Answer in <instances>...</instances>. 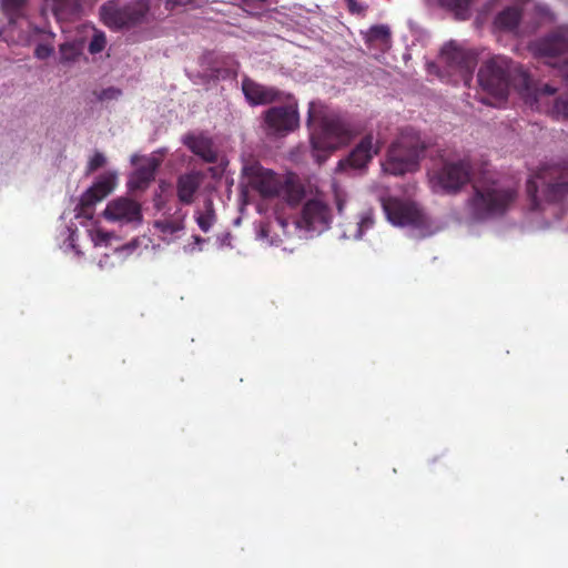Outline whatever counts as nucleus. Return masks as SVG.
Here are the masks:
<instances>
[{"mask_svg": "<svg viewBox=\"0 0 568 568\" xmlns=\"http://www.w3.org/2000/svg\"><path fill=\"white\" fill-rule=\"evenodd\" d=\"M478 83L484 91L505 100L513 87L519 94L532 97L529 73L518 63L504 55L487 60L479 68Z\"/></svg>", "mask_w": 568, "mask_h": 568, "instance_id": "nucleus-1", "label": "nucleus"}, {"mask_svg": "<svg viewBox=\"0 0 568 568\" xmlns=\"http://www.w3.org/2000/svg\"><path fill=\"white\" fill-rule=\"evenodd\" d=\"M518 191L498 180L484 179L473 184V193L466 202L471 220L484 222L504 216L515 204Z\"/></svg>", "mask_w": 568, "mask_h": 568, "instance_id": "nucleus-2", "label": "nucleus"}, {"mask_svg": "<svg viewBox=\"0 0 568 568\" xmlns=\"http://www.w3.org/2000/svg\"><path fill=\"white\" fill-rule=\"evenodd\" d=\"M426 149L427 144L419 132L405 128L387 151L382 163L384 172L397 176L417 171Z\"/></svg>", "mask_w": 568, "mask_h": 568, "instance_id": "nucleus-3", "label": "nucleus"}, {"mask_svg": "<svg viewBox=\"0 0 568 568\" xmlns=\"http://www.w3.org/2000/svg\"><path fill=\"white\" fill-rule=\"evenodd\" d=\"M356 133L354 125L338 114L322 116L318 128L311 133L314 158L321 164L333 151L348 144Z\"/></svg>", "mask_w": 568, "mask_h": 568, "instance_id": "nucleus-4", "label": "nucleus"}, {"mask_svg": "<svg viewBox=\"0 0 568 568\" xmlns=\"http://www.w3.org/2000/svg\"><path fill=\"white\" fill-rule=\"evenodd\" d=\"M534 210L540 209L542 201L560 202L568 194V168L548 165L541 168L526 185Z\"/></svg>", "mask_w": 568, "mask_h": 568, "instance_id": "nucleus-5", "label": "nucleus"}, {"mask_svg": "<svg viewBox=\"0 0 568 568\" xmlns=\"http://www.w3.org/2000/svg\"><path fill=\"white\" fill-rule=\"evenodd\" d=\"M149 12V0H132L122 7L110 2L101 7L104 23L115 29H129L145 23Z\"/></svg>", "mask_w": 568, "mask_h": 568, "instance_id": "nucleus-6", "label": "nucleus"}, {"mask_svg": "<svg viewBox=\"0 0 568 568\" xmlns=\"http://www.w3.org/2000/svg\"><path fill=\"white\" fill-rule=\"evenodd\" d=\"M473 175V165L468 158L445 160L434 173L433 183L445 194H457L467 185Z\"/></svg>", "mask_w": 568, "mask_h": 568, "instance_id": "nucleus-7", "label": "nucleus"}, {"mask_svg": "<svg viewBox=\"0 0 568 568\" xmlns=\"http://www.w3.org/2000/svg\"><path fill=\"white\" fill-rule=\"evenodd\" d=\"M331 207L320 200H308L302 207L298 216L294 220V226L304 236H312L314 233H322L329 229L332 223Z\"/></svg>", "mask_w": 568, "mask_h": 568, "instance_id": "nucleus-8", "label": "nucleus"}, {"mask_svg": "<svg viewBox=\"0 0 568 568\" xmlns=\"http://www.w3.org/2000/svg\"><path fill=\"white\" fill-rule=\"evenodd\" d=\"M243 174L248 185L256 191L264 200H271L280 195L283 185L275 173L264 169L260 163L254 162L243 168Z\"/></svg>", "mask_w": 568, "mask_h": 568, "instance_id": "nucleus-9", "label": "nucleus"}, {"mask_svg": "<svg viewBox=\"0 0 568 568\" xmlns=\"http://www.w3.org/2000/svg\"><path fill=\"white\" fill-rule=\"evenodd\" d=\"M383 207L389 222L399 226H419L424 224L423 212L413 202L389 197L383 202Z\"/></svg>", "mask_w": 568, "mask_h": 568, "instance_id": "nucleus-10", "label": "nucleus"}, {"mask_svg": "<svg viewBox=\"0 0 568 568\" xmlns=\"http://www.w3.org/2000/svg\"><path fill=\"white\" fill-rule=\"evenodd\" d=\"M115 181V174H106L89 187L80 199L79 215L91 219L94 213L95 204L113 191Z\"/></svg>", "mask_w": 568, "mask_h": 568, "instance_id": "nucleus-11", "label": "nucleus"}, {"mask_svg": "<svg viewBox=\"0 0 568 568\" xmlns=\"http://www.w3.org/2000/svg\"><path fill=\"white\" fill-rule=\"evenodd\" d=\"M442 58L449 67L460 72L466 84L469 83L477 64L475 53L450 42L442 49Z\"/></svg>", "mask_w": 568, "mask_h": 568, "instance_id": "nucleus-12", "label": "nucleus"}, {"mask_svg": "<svg viewBox=\"0 0 568 568\" xmlns=\"http://www.w3.org/2000/svg\"><path fill=\"white\" fill-rule=\"evenodd\" d=\"M535 55L554 59L568 51V27H559L531 44Z\"/></svg>", "mask_w": 568, "mask_h": 568, "instance_id": "nucleus-13", "label": "nucleus"}, {"mask_svg": "<svg viewBox=\"0 0 568 568\" xmlns=\"http://www.w3.org/2000/svg\"><path fill=\"white\" fill-rule=\"evenodd\" d=\"M103 216L112 222H140L142 220L141 205L129 197H118L108 203Z\"/></svg>", "mask_w": 568, "mask_h": 568, "instance_id": "nucleus-14", "label": "nucleus"}, {"mask_svg": "<svg viewBox=\"0 0 568 568\" xmlns=\"http://www.w3.org/2000/svg\"><path fill=\"white\" fill-rule=\"evenodd\" d=\"M379 146L374 145L371 134L364 136L359 143L352 150L348 156L338 162V170L346 168L363 169L378 153Z\"/></svg>", "mask_w": 568, "mask_h": 568, "instance_id": "nucleus-15", "label": "nucleus"}, {"mask_svg": "<svg viewBox=\"0 0 568 568\" xmlns=\"http://www.w3.org/2000/svg\"><path fill=\"white\" fill-rule=\"evenodd\" d=\"M242 91L251 105L270 104L280 97V91L262 85L247 77L242 80Z\"/></svg>", "mask_w": 568, "mask_h": 568, "instance_id": "nucleus-16", "label": "nucleus"}, {"mask_svg": "<svg viewBox=\"0 0 568 568\" xmlns=\"http://www.w3.org/2000/svg\"><path fill=\"white\" fill-rule=\"evenodd\" d=\"M204 180V174L199 171H191L181 174L176 181V196L184 205H191Z\"/></svg>", "mask_w": 568, "mask_h": 568, "instance_id": "nucleus-17", "label": "nucleus"}, {"mask_svg": "<svg viewBox=\"0 0 568 568\" xmlns=\"http://www.w3.org/2000/svg\"><path fill=\"white\" fill-rule=\"evenodd\" d=\"M161 164L158 158H148L145 163L138 168L131 175L128 186L132 191H144L155 179V173Z\"/></svg>", "mask_w": 568, "mask_h": 568, "instance_id": "nucleus-18", "label": "nucleus"}, {"mask_svg": "<svg viewBox=\"0 0 568 568\" xmlns=\"http://www.w3.org/2000/svg\"><path fill=\"white\" fill-rule=\"evenodd\" d=\"M261 129L270 140L284 136V106H272L264 111Z\"/></svg>", "mask_w": 568, "mask_h": 568, "instance_id": "nucleus-19", "label": "nucleus"}, {"mask_svg": "<svg viewBox=\"0 0 568 568\" xmlns=\"http://www.w3.org/2000/svg\"><path fill=\"white\" fill-rule=\"evenodd\" d=\"M183 143L192 153L200 156L206 163H215L217 161V153L209 138L186 134L183 138Z\"/></svg>", "mask_w": 568, "mask_h": 568, "instance_id": "nucleus-20", "label": "nucleus"}, {"mask_svg": "<svg viewBox=\"0 0 568 568\" xmlns=\"http://www.w3.org/2000/svg\"><path fill=\"white\" fill-rule=\"evenodd\" d=\"M194 219L202 232L207 233L211 231L217 220L212 199L206 197L203 201L202 207L195 211Z\"/></svg>", "mask_w": 568, "mask_h": 568, "instance_id": "nucleus-21", "label": "nucleus"}, {"mask_svg": "<svg viewBox=\"0 0 568 568\" xmlns=\"http://www.w3.org/2000/svg\"><path fill=\"white\" fill-rule=\"evenodd\" d=\"M523 18V10L519 7H507L500 11L495 18V26L505 31L515 30Z\"/></svg>", "mask_w": 568, "mask_h": 568, "instance_id": "nucleus-22", "label": "nucleus"}, {"mask_svg": "<svg viewBox=\"0 0 568 568\" xmlns=\"http://www.w3.org/2000/svg\"><path fill=\"white\" fill-rule=\"evenodd\" d=\"M52 11L59 21H70L81 11L80 0H53Z\"/></svg>", "mask_w": 568, "mask_h": 568, "instance_id": "nucleus-23", "label": "nucleus"}, {"mask_svg": "<svg viewBox=\"0 0 568 568\" xmlns=\"http://www.w3.org/2000/svg\"><path fill=\"white\" fill-rule=\"evenodd\" d=\"M276 226L284 230V217L277 212L274 222L267 221L261 224L258 232L260 239L265 240L270 245H278L282 240L275 232Z\"/></svg>", "mask_w": 568, "mask_h": 568, "instance_id": "nucleus-24", "label": "nucleus"}, {"mask_svg": "<svg viewBox=\"0 0 568 568\" xmlns=\"http://www.w3.org/2000/svg\"><path fill=\"white\" fill-rule=\"evenodd\" d=\"M29 0H0V8L9 23H16L26 16Z\"/></svg>", "mask_w": 568, "mask_h": 568, "instance_id": "nucleus-25", "label": "nucleus"}, {"mask_svg": "<svg viewBox=\"0 0 568 568\" xmlns=\"http://www.w3.org/2000/svg\"><path fill=\"white\" fill-rule=\"evenodd\" d=\"M305 197V186L296 174L286 171V204H295Z\"/></svg>", "mask_w": 568, "mask_h": 568, "instance_id": "nucleus-26", "label": "nucleus"}, {"mask_svg": "<svg viewBox=\"0 0 568 568\" xmlns=\"http://www.w3.org/2000/svg\"><path fill=\"white\" fill-rule=\"evenodd\" d=\"M530 85L532 88L534 94L532 97L519 94L527 104L532 106L538 102L540 97L544 95H554L557 92V89L548 83L538 84L534 81V79L529 75Z\"/></svg>", "mask_w": 568, "mask_h": 568, "instance_id": "nucleus-27", "label": "nucleus"}, {"mask_svg": "<svg viewBox=\"0 0 568 568\" xmlns=\"http://www.w3.org/2000/svg\"><path fill=\"white\" fill-rule=\"evenodd\" d=\"M475 0H443V3L455 12L456 17L465 20L470 16V8Z\"/></svg>", "mask_w": 568, "mask_h": 568, "instance_id": "nucleus-28", "label": "nucleus"}, {"mask_svg": "<svg viewBox=\"0 0 568 568\" xmlns=\"http://www.w3.org/2000/svg\"><path fill=\"white\" fill-rule=\"evenodd\" d=\"M367 40L371 42H381L383 45H388L390 42V30L384 24L373 26L367 33Z\"/></svg>", "mask_w": 568, "mask_h": 568, "instance_id": "nucleus-29", "label": "nucleus"}, {"mask_svg": "<svg viewBox=\"0 0 568 568\" xmlns=\"http://www.w3.org/2000/svg\"><path fill=\"white\" fill-rule=\"evenodd\" d=\"M298 113L292 97L286 94V133L295 130L298 126Z\"/></svg>", "mask_w": 568, "mask_h": 568, "instance_id": "nucleus-30", "label": "nucleus"}, {"mask_svg": "<svg viewBox=\"0 0 568 568\" xmlns=\"http://www.w3.org/2000/svg\"><path fill=\"white\" fill-rule=\"evenodd\" d=\"M79 55L78 48L72 43H63L60 45V60L62 62L75 61Z\"/></svg>", "mask_w": 568, "mask_h": 568, "instance_id": "nucleus-31", "label": "nucleus"}, {"mask_svg": "<svg viewBox=\"0 0 568 568\" xmlns=\"http://www.w3.org/2000/svg\"><path fill=\"white\" fill-rule=\"evenodd\" d=\"M105 44H106V39H105L104 33L97 32L93 34V37L89 43L88 50L91 54H97V53H100L101 51H103V49L105 48Z\"/></svg>", "mask_w": 568, "mask_h": 568, "instance_id": "nucleus-32", "label": "nucleus"}, {"mask_svg": "<svg viewBox=\"0 0 568 568\" xmlns=\"http://www.w3.org/2000/svg\"><path fill=\"white\" fill-rule=\"evenodd\" d=\"M374 220L371 213H365L361 216L359 221L356 223V230L353 234L355 239H361L365 230H368L373 226Z\"/></svg>", "mask_w": 568, "mask_h": 568, "instance_id": "nucleus-33", "label": "nucleus"}, {"mask_svg": "<svg viewBox=\"0 0 568 568\" xmlns=\"http://www.w3.org/2000/svg\"><path fill=\"white\" fill-rule=\"evenodd\" d=\"M156 227L165 234H174L183 229L182 221H159Z\"/></svg>", "mask_w": 568, "mask_h": 568, "instance_id": "nucleus-34", "label": "nucleus"}, {"mask_svg": "<svg viewBox=\"0 0 568 568\" xmlns=\"http://www.w3.org/2000/svg\"><path fill=\"white\" fill-rule=\"evenodd\" d=\"M99 101H111L116 100L122 95V91L114 87H109L99 92H94Z\"/></svg>", "mask_w": 568, "mask_h": 568, "instance_id": "nucleus-35", "label": "nucleus"}, {"mask_svg": "<svg viewBox=\"0 0 568 568\" xmlns=\"http://www.w3.org/2000/svg\"><path fill=\"white\" fill-rule=\"evenodd\" d=\"M106 162L105 156L101 152H95L88 163V172L92 173L102 168Z\"/></svg>", "mask_w": 568, "mask_h": 568, "instance_id": "nucleus-36", "label": "nucleus"}, {"mask_svg": "<svg viewBox=\"0 0 568 568\" xmlns=\"http://www.w3.org/2000/svg\"><path fill=\"white\" fill-rule=\"evenodd\" d=\"M554 111L558 114L568 119V94L566 97H559L554 104Z\"/></svg>", "mask_w": 568, "mask_h": 568, "instance_id": "nucleus-37", "label": "nucleus"}, {"mask_svg": "<svg viewBox=\"0 0 568 568\" xmlns=\"http://www.w3.org/2000/svg\"><path fill=\"white\" fill-rule=\"evenodd\" d=\"M53 52V48L49 44H43V43H40L37 45L36 50H34V55L40 59V60H44L47 58H49Z\"/></svg>", "mask_w": 568, "mask_h": 568, "instance_id": "nucleus-38", "label": "nucleus"}, {"mask_svg": "<svg viewBox=\"0 0 568 568\" xmlns=\"http://www.w3.org/2000/svg\"><path fill=\"white\" fill-rule=\"evenodd\" d=\"M191 1L192 0H165V9L172 11L176 7L189 4Z\"/></svg>", "mask_w": 568, "mask_h": 568, "instance_id": "nucleus-39", "label": "nucleus"}, {"mask_svg": "<svg viewBox=\"0 0 568 568\" xmlns=\"http://www.w3.org/2000/svg\"><path fill=\"white\" fill-rule=\"evenodd\" d=\"M349 11L353 13H361L365 10L364 7L357 3V0H346Z\"/></svg>", "mask_w": 568, "mask_h": 568, "instance_id": "nucleus-40", "label": "nucleus"}, {"mask_svg": "<svg viewBox=\"0 0 568 568\" xmlns=\"http://www.w3.org/2000/svg\"><path fill=\"white\" fill-rule=\"evenodd\" d=\"M560 72H561L562 77L568 80V59L561 65Z\"/></svg>", "mask_w": 568, "mask_h": 568, "instance_id": "nucleus-41", "label": "nucleus"}, {"mask_svg": "<svg viewBox=\"0 0 568 568\" xmlns=\"http://www.w3.org/2000/svg\"><path fill=\"white\" fill-rule=\"evenodd\" d=\"M336 206H337L338 213H342L343 206H344V200L338 194H336Z\"/></svg>", "mask_w": 568, "mask_h": 568, "instance_id": "nucleus-42", "label": "nucleus"}, {"mask_svg": "<svg viewBox=\"0 0 568 568\" xmlns=\"http://www.w3.org/2000/svg\"><path fill=\"white\" fill-rule=\"evenodd\" d=\"M290 160L295 161V162H300V161H301V158H300L298 152L291 151V153H290Z\"/></svg>", "mask_w": 568, "mask_h": 568, "instance_id": "nucleus-43", "label": "nucleus"}, {"mask_svg": "<svg viewBox=\"0 0 568 568\" xmlns=\"http://www.w3.org/2000/svg\"><path fill=\"white\" fill-rule=\"evenodd\" d=\"M193 239L196 244H201L204 242V239H202L200 235H194Z\"/></svg>", "mask_w": 568, "mask_h": 568, "instance_id": "nucleus-44", "label": "nucleus"}, {"mask_svg": "<svg viewBox=\"0 0 568 568\" xmlns=\"http://www.w3.org/2000/svg\"><path fill=\"white\" fill-rule=\"evenodd\" d=\"M313 121V112H312V108H310V111H308V119H307V125L310 126L311 123Z\"/></svg>", "mask_w": 568, "mask_h": 568, "instance_id": "nucleus-45", "label": "nucleus"}]
</instances>
